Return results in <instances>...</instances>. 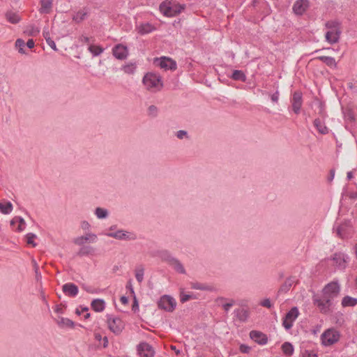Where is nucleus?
<instances>
[{"label": "nucleus", "mask_w": 357, "mask_h": 357, "mask_svg": "<svg viewBox=\"0 0 357 357\" xmlns=\"http://www.w3.org/2000/svg\"><path fill=\"white\" fill-rule=\"evenodd\" d=\"M350 227V221H345L344 223L339 225L336 229H335L337 236L341 238H347L349 235L348 229Z\"/></svg>", "instance_id": "obj_14"}, {"label": "nucleus", "mask_w": 357, "mask_h": 357, "mask_svg": "<svg viewBox=\"0 0 357 357\" xmlns=\"http://www.w3.org/2000/svg\"><path fill=\"white\" fill-rule=\"evenodd\" d=\"M15 220H17L19 225L17 228V231H22L24 229V226L26 225L25 220L24 218L20 216H15Z\"/></svg>", "instance_id": "obj_47"}, {"label": "nucleus", "mask_w": 357, "mask_h": 357, "mask_svg": "<svg viewBox=\"0 0 357 357\" xmlns=\"http://www.w3.org/2000/svg\"><path fill=\"white\" fill-rule=\"evenodd\" d=\"M192 298V295L185 294L183 291L181 292V299H180V301H181V302L182 303H185L186 301H188V300H190Z\"/></svg>", "instance_id": "obj_52"}, {"label": "nucleus", "mask_w": 357, "mask_h": 357, "mask_svg": "<svg viewBox=\"0 0 357 357\" xmlns=\"http://www.w3.org/2000/svg\"><path fill=\"white\" fill-rule=\"evenodd\" d=\"M342 31H337L335 32L327 31L325 34L326 40L330 44L337 43L340 38Z\"/></svg>", "instance_id": "obj_19"}, {"label": "nucleus", "mask_w": 357, "mask_h": 357, "mask_svg": "<svg viewBox=\"0 0 357 357\" xmlns=\"http://www.w3.org/2000/svg\"><path fill=\"white\" fill-rule=\"evenodd\" d=\"M39 32L40 29L33 24L28 26L24 30V33L30 36H36Z\"/></svg>", "instance_id": "obj_36"}, {"label": "nucleus", "mask_w": 357, "mask_h": 357, "mask_svg": "<svg viewBox=\"0 0 357 357\" xmlns=\"http://www.w3.org/2000/svg\"><path fill=\"white\" fill-rule=\"evenodd\" d=\"M293 322L294 321L289 319H286V318L284 317L282 321V326L284 327L286 330H289L292 327Z\"/></svg>", "instance_id": "obj_50"}, {"label": "nucleus", "mask_w": 357, "mask_h": 357, "mask_svg": "<svg viewBox=\"0 0 357 357\" xmlns=\"http://www.w3.org/2000/svg\"><path fill=\"white\" fill-rule=\"evenodd\" d=\"M156 111V107L154 105H151L148 109V114L149 116H154V112Z\"/></svg>", "instance_id": "obj_60"}, {"label": "nucleus", "mask_w": 357, "mask_h": 357, "mask_svg": "<svg viewBox=\"0 0 357 357\" xmlns=\"http://www.w3.org/2000/svg\"><path fill=\"white\" fill-rule=\"evenodd\" d=\"M231 77L234 80H241V81L245 80V75L243 73V71L238 70H234Z\"/></svg>", "instance_id": "obj_40"}, {"label": "nucleus", "mask_w": 357, "mask_h": 357, "mask_svg": "<svg viewBox=\"0 0 357 357\" xmlns=\"http://www.w3.org/2000/svg\"><path fill=\"white\" fill-rule=\"evenodd\" d=\"M36 238V235L33 233H29L26 235V243L31 245L33 247L36 246V243H34L33 239Z\"/></svg>", "instance_id": "obj_46"}, {"label": "nucleus", "mask_w": 357, "mask_h": 357, "mask_svg": "<svg viewBox=\"0 0 357 357\" xmlns=\"http://www.w3.org/2000/svg\"><path fill=\"white\" fill-rule=\"evenodd\" d=\"M143 84L148 88L156 86V75L153 73H146L142 79Z\"/></svg>", "instance_id": "obj_18"}, {"label": "nucleus", "mask_w": 357, "mask_h": 357, "mask_svg": "<svg viewBox=\"0 0 357 357\" xmlns=\"http://www.w3.org/2000/svg\"><path fill=\"white\" fill-rule=\"evenodd\" d=\"M356 305H357V298H356L346 296L342 300V305L343 307H354Z\"/></svg>", "instance_id": "obj_30"}, {"label": "nucleus", "mask_w": 357, "mask_h": 357, "mask_svg": "<svg viewBox=\"0 0 357 357\" xmlns=\"http://www.w3.org/2000/svg\"><path fill=\"white\" fill-rule=\"evenodd\" d=\"M82 288L89 294H95L99 293V289H95V288L92 287L91 286L83 284Z\"/></svg>", "instance_id": "obj_48"}, {"label": "nucleus", "mask_w": 357, "mask_h": 357, "mask_svg": "<svg viewBox=\"0 0 357 357\" xmlns=\"http://www.w3.org/2000/svg\"><path fill=\"white\" fill-rule=\"evenodd\" d=\"M314 104L317 106L319 115L324 118L326 116L325 104L319 99L314 100Z\"/></svg>", "instance_id": "obj_38"}, {"label": "nucleus", "mask_w": 357, "mask_h": 357, "mask_svg": "<svg viewBox=\"0 0 357 357\" xmlns=\"http://www.w3.org/2000/svg\"><path fill=\"white\" fill-rule=\"evenodd\" d=\"M63 291L70 297H75L78 294V287L74 283H66L62 286Z\"/></svg>", "instance_id": "obj_17"}, {"label": "nucleus", "mask_w": 357, "mask_h": 357, "mask_svg": "<svg viewBox=\"0 0 357 357\" xmlns=\"http://www.w3.org/2000/svg\"><path fill=\"white\" fill-rule=\"evenodd\" d=\"M137 65L135 62H129L122 67L123 70L129 75L133 74L135 72Z\"/></svg>", "instance_id": "obj_35"}, {"label": "nucleus", "mask_w": 357, "mask_h": 357, "mask_svg": "<svg viewBox=\"0 0 357 357\" xmlns=\"http://www.w3.org/2000/svg\"><path fill=\"white\" fill-rule=\"evenodd\" d=\"M261 305L267 308H271L272 307V304L269 298H266L261 302Z\"/></svg>", "instance_id": "obj_54"}, {"label": "nucleus", "mask_w": 357, "mask_h": 357, "mask_svg": "<svg viewBox=\"0 0 357 357\" xmlns=\"http://www.w3.org/2000/svg\"><path fill=\"white\" fill-rule=\"evenodd\" d=\"M81 226L82 228L85 230L89 229L91 227L90 224L86 220L82 222Z\"/></svg>", "instance_id": "obj_61"}, {"label": "nucleus", "mask_w": 357, "mask_h": 357, "mask_svg": "<svg viewBox=\"0 0 357 357\" xmlns=\"http://www.w3.org/2000/svg\"><path fill=\"white\" fill-rule=\"evenodd\" d=\"M88 50L93 56H98L104 52V48L99 45L90 44L88 47Z\"/></svg>", "instance_id": "obj_32"}, {"label": "nucleus", "mask_w": 357, "mask_h": 357, "mask_svg": "<svg viewBox=\"0 0 357 357\" xmlns=\"http://www.w3.org/2000/svg\"><path fill=\"white\" fill-rule=\"evenodd\" d=\"M184 8V5L178 4L172 1H163L159 6L160 13L168 17H174L180 14Z\"/></svg>", "instance_id": "obj_2"}, {"label": "nucleus", "mask_w": 357, "mask_h": 357, "mask_svg": "<svg viewBox=\"0 0 357 357\" xmlns=\"http://www.w3.org/2000/svg\"><path fill=\"white\" fill-rule=\"evenodd\" d=\"M158 65L164 70L174 71L177 68L176 61L167 56H161L160 59L158 58Z\"/></svg>", "instance_id": "obj_8"}, {"label": "nucleus", "mask_w": 357, "mask_h": 357, "mask_svg": "<svg viewBox=\"0 0 357 357\" xmlns=\"http://www.w3.org/2000/svg\"><path fill=\"white\" fill-rule=\"evenodd\" d=\"M319 61H321L329 67H336V62L333 57L327 56H320L316 58Z\"/></svg>", "instance_id": "obj_29"}, {"label": "nucleus", "mask_w": 357, "mask_h": 357, "mask_svg": "<svg viewBox=\"0 0 357 357\" xmlns=\"http://www.w3.org/2000/svg\"><path fill=\"white\" fill-rule=\"evenodd\" d=\"M34 41L33 39H29L25 44L29 48L31 49L34 47Z\"/></svg>", "instance_id": "obj_64"}, {"label": "nucleus", "mask_w": 357, "mask_h": 357, "mask_svg": "<svg viewBox=\"0 0 357 357\" xmlns=\"http://www.w3.org/2000/svg\"><path fill=\"white\" fill-rule=\"evenodd\" d=\"M282 352L287 355V356H291L294 353V347H293V345L288 342H286L282 344Z\"/></svg>", "instance_id": "obj_39"}, {"label": "nucleus", "mask_w": 357, "mask_h": 357, "mask_svg": "<svg viewBox=\"0 0 357 357\" xmlns=\"http://www.w3.org/2000/svg\"><path fill=\"white\" fill-rule=\"evenodd\" d=\"M154 29V26L150 23H145L141 24L138 27L139 33L141 34H146L151 32Z\"/></svg>", "instance_id": "obj_33"}, {"label": "nucleus", "mask_w": 357, "mask_h": 357, "mask_svg": "<svg viewBox=\"0 0 357 357\" xmlns=\"http://www.w3.org/2000/svg\"><path fill=\"white\" fill-rule=\"evenodd\" d=\"M235 316L241 321H245L249 317L248 310L244 308L236 309L234 311Z\"/></svg>", "instance_id": "obj_24"}, {"label": "nucleus", "mask_w": 357, "mask_h": 357, "mask_svg": "<svg viewBox=\"0 0 357 357\" xmlns=\"http://www.w3.org/2000/svg\"><path fill=\"white\" fill-rule=\"evenodd\" d=\"M138 308H139L138 302H137L136 298L134 297V301H133V304H132V310L134 312H136V310H138Z\"/></svg>", "instance_id": "obj_62"}, {"label": "nucleus", "mask_w": 357, "mask_h": 357, "mask_svg": "<svg viewBox=\"0 0 357 357\" xmlns=\"http://www.w3.org/2000/svg\"><path fill=\"white\" fill-rule=\"evenodd\" d=\"M339 333L333 329H328L321 335L322 344L325 346H330L339 340Z\"/></svg>", "instance_id": "obj_4"}, {"label": "nucleus", "mask_w": 357, "mask_h": 357, "mask_svg": "<svg viewBox=\"0 0 357 357\" xmlns=\"http://www.w3.org/2000/svg\"><path fill=\"white\" fill-rule=\"evenodd\" d=\"M192 287L193 289H199V290H206V289H208L206 286H205L203 284L199 283V282L193 283L192 285Z\"/></svg>", "instance_id": "obj_53"}, {"label": "nucleus", "mask_w": 357, "mask_h": 357, "mask_svg": "<svg viewBox=\"0 0 357 357\" xmlns=\"http://www.w3.org/2000/svg\"><path fill=\"white\" fill-rule=\"evenodd\" d=\"M79 41L82 44H89V45L95 41L94 37H89L85 35H81L79 38Z\"/></svg>", "instance_id": "obj_41"}, {"label": "nucleus", "mask_w": 357, "mask_h": 357, "mask_svg": "<svg viewBox=\"0 0 357 357\" xmlns=\"http://www.w3.org/2000/svg\"><path fill=\"white\" fill-rule=\"evenodd\" d=\"M187 132L185 130H179L176 133V137L178 139H183L184 136H187Z\"/></svg>", "instance_id": "obj_58"}, {"label": "nucleus", "mask_w": 357, "mask_h": 357, "mask_svg": "<svg viewBox=\"0 0 357 357\" xmlns=\"http://www.w3.org/2000/svg\"><path fill=\"white\" fill-rule=\"evenodd\" d=\"M290 102L293 112L296 114H298L301 112V109L303 105V93L301 91H294L292 94Z\"/></svg>", "instance_id": "obj_6"}, {"label": "nucleus", "mask_w": 357, "mask_h": 357, "mask_svg": "<svg viewBox=\"0 0 357 357\" xmlns=\"http://www.w3.org/2000/svg\"><path fill=\"white\" fill-rule=\"evenodd\" d=\"M294 282H295L294 277H289V278H287V280L284 281V282L280 286V289H278V295H279L280 294H284V293H287V291H289Z\"/></svg>", "instance_id": "obj_20"}, {"label": "nucleus", "mask_w": 357, "mask_h": 357, "mask_svg": "<svg viewBox=\"0 0 357 357\" xmlns=\"http://www.w3.org/2000/svg\"><path fill=\"white\" fill-rule=\"evenodd\" d=\"M89 8H84L82 10L77 11L73 17V21L79 23L83 21L89 15Z\"/></svg>", "instance_id": "obj_23"}, {"label": "nucleus", "mask_w": 357, "mask_h": 357, "mask_svg": "<svg viewBox=\"0 0 357 357\" xmlns=\"http://www.w3.org/2000/svg\"><path fill=\"white\" fill-rule=\"evenodd\" d=\"M325 26L326 29H336L341 28L340 23L335 20L328 21L325 24Z\"/></svg>", "instance_id": "obj_43"}, {"label": "nucleus", "mask_w": 357, "mask_h": 357, "mask_svg": "<svg viewBox=\"0 0 357 357\" xmlns=\"http://www.w3.org/2000/svg\"><path fill=\"white\" fill-rule=\"evenodd\" d=\"M94 213L98 219H105L109 215L108 210L101 207H97Z\"/></svg>", "instance_id": "obj_34"}, {"label": "nucleus", "mask_w": 357, "mask_h": 357, "mask_svg": "<svg viewBox=\"0 0 357 357\" xmlns=\"http://www.w3.org/2000/svg\"><path fill=\"white\" fill-rule=\"evenodd\" d=\"M106 235L118 240L135 241L137 239V235L135 233L123 229H119L115 232H109Z\"/></svg>", "instance_id": "obj_5"}, {"label": "nucleus", "mask_w": 357, "mask_h": 357, "mask_svg": "<svg viewBox=\"0 0 357 357\" xmlns=\"http://www.w3.org/2000/svg\"><path fill=\"white\" fill-rule=\"evenodd\" d=\"M91 306L94 311L100 312L105 310V302L103 299L96 298L92 301Z\"/></svg>", "instance_id": "obj_22"}, {"label": "nucleus", "mask_w": 357, "mask_h": 357, "mask_svg": "<svg viewBox=\"0 0 357 357\" xmlns=\"http://www.w3.org/2000/svg\"><path fill=\"white\" fill-rule=\"evenodd\" d=\"M107 317L109 330L115 334H119L124 328L123 321L119 317L112 318L109 315Z\"/></svg>", "instance_id": "obj_7"}, {"label": "nucleus", "mask_w": 357, "mask_h": 357, "mask_svg": "<svg viewBox=\"0 0 357 357\" xmlns=\"http://www.w3.org/2000/svg\"><path fill=\"white\" fill-rule=\"evenodd\" d=\"M299 312L296 307H292L285 315L286 319H289L294 321L298 316Z\"/></svg>", "instance_id": "obj_37"}, {"label": "nucleus", "mask_w": 357, "mask_h": 357, "mask_svg": "<svg viewBox=\"0 0 357 357\" xmlns=\"http://www.w3.org/2000/svg\"><path fill=\"white\" fill-rule=\"evenodd\" d=\"M234 303H235V301L231 299L229 303H227L225 304H223L222 307H223L224 310L226 312H227V311H229V308L234 305Z\"/></svg>", "instance_id": "obj_56"}, {"label": "nucleus", "mask_w": 357, "mask_h": 357, "mask_svg": "<svg viewBox=\"0 0 357 357\" xmlns=\"http://www.w3.org/2000/svg\"><path fill=\"white\" fill-rule=\"evenodd\" d=\"M88 310H89V307H82L81 310H79L78 308H77L76 311H75V313L77 315H80L82 312H87Z\"/></svg>", "instance_id": "obj_63"}, {"label": "nucleus", "mask_w": 357, "mask_h": 357, "mask_svg": "<svg viewBox=\"0 0 357 357\" xmlns=\"http://www.w3.org/2000/svg\"><path fill=\"white\" fill-rule=\"evenodd\" d=\"M32 264H33V266L34 271L36 273V280L37 281H39L42 278V275H41L40 273L39 272V266H38V264L36 263V260L33 259H32Z\"/></svg>", "instance_id": "obj_44"}, {"label": "nucleus", "mask_w": 357, "mask_h": 357, "mask_svg": "<svg viewBox=\"0 0 357 357\" xmlns=\"http://www.w3.org/2000/svg\"><path fill=\"white\" fill-rule=\"evenodd\" d=\"M251 348L247 345L241 344L240 346V351L243 354H248Z\"/></svg>", "instance_id": "obj_57"}, {"label": "nucleus", "mask_w": 357, "mask_h": 357, "mask_svg": "<svg viewBox=\"0 0 357 357\" xmlns=\"http://www.w3.org/2000/svg\"><path fill=\"white\" fill-rule=\"evenodd\" d=\"M5 17L6 20L11 24H15L21 21V17L17 12L8 10L6 13Z\"/></svg>", "instance_id": "obj_21"}, {"label": "nucleus", "mask_w": 357, "mask_h": 357, "mask_svg": "<svg viewBox=\"0 0 357 357\" xmlns=\"http://www.w3.org/2000/svg\"><path fill=\"white\" fill-rule=\"evenodd\" d=\"M137 351L141 357H153L155 354L153 348L146 342L140 343Z\"/></svg>", "instance_id": "obj_9"}, {"label": "nucleus", "mask_w": 357, "mask_h": 357, "mask_svg": "<svg viewBox=\"0 0 357 357\" xmlns=\"http://www.w3.org/2000/svg\"><path fill=\"white\" fill-rule=\"evenodd\" d=\"M158 256L161 258V259L167 261L169 263V259L172 258L169 252L166 250L158 252Z\"/></svg>", "instance_id": "obj_45"}, {"label": "nucleus", "mask_w": 357, "mask_h": 357, "mask_svg": "<svg viewBox=\"0 0 357 357\" xmlns=\"http://www.w3.org/2000/svg\"><path fill=\"white\" fill-rule=\"evenodd\" d=\"M112 53L115 58L123 60L128 56V51L126 46L119 44L114 47Z\"/></svg>", "instance_id": "obj_11"}, {"label": "nucleus", "mask_w": 357, "mask_h": 357, "mask_svg": "<svg viewBox=\"0 0 357 357\" xmlns=\"http://www.w3.org/2000/svg\"><path fill=\"white\" fill-rule=\"evenodd\" d=\"M56 323L58 326L61 328H73L75 326V323L72 320L64 317H59V319L56 320Z\"/></svg>", "instance_id": "obj_26"}, {"label": "nucleus", "mask_w": 357, "mask_h": 357, "mask_svg": "<svg viewBox=\"0 0 357 357\" xmlns=\"http://www.w3.org/2000/svg\"><path fill=\"white\" fill-rule=\"evenodd\" d=\"M314 126L316 127L319 133L326 135L328 132V128L321 122L319 119H315Z\"/></svg>", "instance_id": "obj_27"}, {"label": "nucleus", "mask_w": 357, "mask_h": 357, "mask_svg": "<svg viewBox=\"0 0 357 357\" xmlns=\"http://www.w3.org/2000/svg\"><path fill=\"white\" fill-rule=\"evenodd\" d=\"M13 206L10 202H0V211L1 213L10 214L13 211Z\"/></svg>", "instance_id": "obj_28"}, {"label": "nucleus", "mask_w": 357, "mask_h": 357, "mask_svg": "<svg viewBox=\"0 0 357 357\" xmlns=\"http://www.w3.org/2000/svg\"><path fill=\"white\" fill-rule=\"evenodd\" d=\"M95 253V248L90 245H84L82 246L77 255L79 257L86 256V255H93Z\"/></svg>", "instance_id": "obj_25"}, {"label": "nucleus", "mask_w": 357, "mask_h": 357, "mask_svg": "<svg viewBox=\"0 0 357 357\" xmlns=\"http://www.w3.org/2000/svg\"><path fill=\"white\" fill-rule=\"evenodd\" d=\"M250 337L260 345H264L268 342L266 335L258 331H251Z\"/></svg>", "instance_id": "obj_12"}, {"label": "nucleus", "mask_w": 357, "mask_h": 357, "mask_svg": "<svg viewBox=\"0 0 357 357\" xmlns=\"http://www.w3.org/2000/svg\"><path fill=\"white\" fill-rule=\"evenodd\" d=\"M46 43L52 50H54V51L57 50L56 43L52 39L51 37H48L47 38H46Z\"/></svg>", "instance_id": "obj_51"}, {"label": "nucleus", "mask_w": 357, "mask_h": 357, "mask_svg": "<svg viewBox=\"0 0 357 357\" xmlns=\"http://www.w3.org/2000/svg\"><path fill=\"white\" fill-rule=\"evenodd\" d=\"M303 357H317V355L314 352L305 351L303 354Z\"/></svg>", "instance_id": "obj_59"}, {"label": "nucleus", "mask_w": 357, "mask_h": 357, "mask_svg": "<svg viewBox=\"0 0 357 357\" xmlns=\"http://www.w3.org/2000/svg\"><path fill=\"white\" fill-rule=\"evenodd\" d=\"M268 96H270V97H271V100H272L273 102H278V99H279V93H278V91H275V93H273V94H268Z\"/></svg>", "instance_id": "obj_55"}, {"label": "nucleus", "mask_w": 357, "mask_h": 357, "mask_svg": "<svg viewBox=\"0 0 357 357\" xmlns=\"http://www.w3.org/2000/svg\"><path fill=\"white\" fill-rule=\"evenodd\" d=\"M176 300L169 295H164L160 297L158 302V307L168 312H172L176 307Z\"/></svg>", "instance_id": "obj_3"}, {"label": "nucleus", "mask_w": 357, "mask_h": 357, "mask_svg": "<svg viewBox=\"0 0 357 357\" xmlns=\"http://www.w3.org/2000/svg\"><path fill=\"white\" fill-rule=\"evenodd\" d=\"M348 257L342 252H336L332 257L335 265L340 269H344L347 266V259Z\"/></svg>", "instance_id": "obj_10"}, {"label": "nucleus", "mask_w": 357, "mask_h": 357, "mask_svg": "<svg viewBox=\"0 0 357 357\" xmlns=\"http://www.w3.org/2000/svg\"><path fill=\"white\" fill-rule=\"evenodd\" d=\"M40 8L38 12L40 14H49L53 8V0H39Z\"/></svg>", "instance_id": "obj_16"}, {"label": "nucleus", "mask_w": 357, "mask_h": 357, "mask_svg": "<svg viewBox=\"0 0 357 357\" xmlns=\"http://www.w3.org/2000/svg\"><path fill=\"white\" fill-rule=\"evenodd\" d=\"M169 264L173 266L174 269L177 272H178L180 273H185V268H184L183 266L176 259H174V258L169 259Z\"/></svg>", "instance_id": "obj_31"}, {"label": "nucleus", "mask_w": 357, "mask_h": 357, "mask_svg": "<svg viewBox=\"0 0 357 357\" xmlns=\"http://www.w3.org/2000/svg\"><path fill=\"white\" fill-rule=\"evenodd\" d=\"M144 276V270L143 268H138L136 271L135 278L139 282H141L143 280Z\"/></svg>", "instance_id": "obj_49"}, {"label": "nucleus", "mask_w": 357, "mask_h": 357, "mask_svg": "<svg viewBox=\"0 0 357 357\" xmlns=\"http://www.w3.org/2000/svg\"><path fill=\"white\" fill-rule=\"evenodd\" d=\"M341 290V286L337 280L332 281L326 284L321 290V296L314 294L312 301L323 314H328L331 311L333 301L338 297Z\"/></svg>", "instance_id": "obj_1"}, {"label": "nucleus", "mask_w": 357, "mask_h": 357, "mask_svg": "<svg viewBox=\"0 0 357 357\" xmlns=\"http://www.w3.org/2000/svg\"><path fill=\"white\" fill-rule=\"evenodd\" d=\"M97 236L95 234L88 233L84 236H79L74 239V243L78 245H82L85 242L95 243Z\"/></svg>", "instance_id": "obj_15"}, {"label": "nucleus", "mask_w": 357, "mask_h": 357, "mask_svg": "<svg viewBox=\"0 0 357 357\" xmlns=\"http://www.w3.org/2000/svg\"><path fill=\"white\" fill-rule=\"evenodd\" d=\"M24 46H25V43H24V40H22L21 38L17 39V40L15 41V47L18 49V51L20 53H21V54L25 53V51L24 49Z\"/></svg>", "instance_id": "obj_42"}, {"label": "nucleus", "mask_w": 357, "mask_h": 357, "mask_svg": "<svg viewBox=\"0 0 357 357\" xmlns=\"http://www.w3.org/2000/svg\"><path fill=\"white\" fill-rule=\"evenodd\" d=\"M308 6V0H297L293 6V10L296 15H301L306 11Z\"/></svg>", "instance_id": "obj_13"}]
</instances>
